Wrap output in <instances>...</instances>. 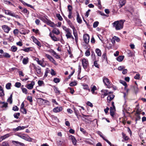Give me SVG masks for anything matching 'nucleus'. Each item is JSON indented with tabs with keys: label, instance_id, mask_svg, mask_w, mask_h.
Listing matches in <instances>:
<instances>
[{
	"label": "nucleus",
	"instance_id": "1",
	"mask_svg": "<svg viewBox=\"0 0 146 146\" xmlns=\"http://www.w3.org/2000/svg\"><path fill=\"white\" fill-rule=\"evenodd\" d=\"M125 20H120L114 22L112 25L116 30H119L122 29L123 27L124 23L125 21Z\"/></svg>",
	"mask_w": 146,
	"mask_h": 146
},
{
	"label": "nucleus",
	"instance_id": "2",
	"mask_svg": "<svg viewBox=\"0 0 146 146\" xmlns=\"http://www.w3.org/2000/svg\"><path fill=\"white\" fill-rule=\"evenodd\" d=\"M30 68L31 69V71H32V70H35V72L36 73L39 74L41 73V67L39 66H36L34 63H32L31 64Z\"/></svg>",
	"mask_w": 146,
	"mask_h": 146
},
{
	"label": "nucleus",
	"instance_id": "3",
	"mask_svg": "<svg viewBox=\"0 0 146 146\" xmlns=\"http://www.w3.org/2000/svg\"><path fill=\"white\" fill-rule=\"evenodd\" d=\"M103 82L105 85L107 86L108 88H111V82L107 78L104 77L103 78Z\"/></svg>",
	"mask_w": 146,
	"mask_h": 146
},
{
	"label": "nucleus",
	"instance_id": "4",
	"mask_svg": "<svg viewBox=\"0 0 146 146\" xmlns=\"http://www.w3.org/2000/svg\"><path fill=\"white\" fill-rule=\"evenodd\" d=\"M82 64L84 69H86L89 66L88 61L87 59L84 58L82 60Z\"/></svg>",
	"mask_w": 146,
	"mask_h": 146
},
{
	"label": "nucleus",
	"instance_id": "5",
	"mask_svg": "<svg viewBox=\"0 0 146 146\" xmlns=\"http://www.w3.org/2000/svg\"><path fill=\"white\" fill-rule=\"evenodd\" d=\"M65 31L66 33V36L67 39L70 38V37L72 36L71 31L69 28L66 29L65 30Z\"/></svg>",
	"mask_w": 146,
	"mask_h": 146
},
{
	"label": "nucleus",
	"instance_id": "6",
	"mask_svg": "<svg viewBox=\"0 0 146 146\" xmlns=\"http://www.w3.org/2000/svg\"><path fill=\"white\" fill-rule=\"evenodd\" d=\"M28 127V126H19L16 128H14L13 129V131H17L19 130H23L25 128H27Z\"/></svg>",
	"mask_w": 146,
	"mask_h": 146
},
{
	"label": "nucleus",
	"instance_id": "7",
	"mask_svg": "<svg viewBox=\"0 0 146 146\" xmlns=\"http://www.w3.org/2000/svg\"><path fill=\"white\" fill-rule=\"evenodd\" d=\"M31 38L33 39V41L34 43L36 44L40 47H41V44L40 42L34 36H31Z\"/></svg>",
	"mask_w": 146,
	"mask_h": 146
},
{
	"label": "nucleus",
	"instance_id": "8",
	"mask_svg": "<svg viewBox=\"0 0 146 146\" xmlns=\"http://www.w3.org/2000/svg\"><path fill=\"white\" fill-rule=\"evenodd\" d=\"M90 36L88 34L84 35L83 36V39L86 44H88L89 42Z\"/></svg>",
	"mask_w": 146,
	"mask_h": 146
},
{
	"label": "nucleus",
	"instance_id": "9",
	"mask_svg": "<svg viewBox=\"0 0 146 146\" xmlns=\"http://www.w3.org/2000/svg\"><path fill=\"white\" fill-rule=\"evenodd\" d=\"M35 84L34 81H32L30 84L26 85L25 87L29 90H31L33 88V86Z\"/></svg>",
	"mask_w": 146,
	"mask_h": 146
},
{
	"label": "nucleus",
	"instance_id": "10",
	"mask_svg": "<svg viewBox=\"0 0 146 146\" xmlns=\"http://www.w3.org/2000/svg\"><path fill=\"white\" fill-rule=\"evenodd\" d=\"M2 28L4 32L7 33H9L11 29V28L7 25H3L2 26Z\"/></svg>",
	"mask_w": 146,
	"mask_h": 146
},
{
	"label": "nucleus",
	"instance_id": "11",
	"mask_svg": "<svg viewBox=\"0 0 146 146\" xmlns=\"http://www.w3.org/2000/svg\"><path fill=\"white\" fill-rule=\"evenodd\" d=\"M12 143L16 146H26L25 144L18 141H13Z\"/></svg>",
	"mask_w": 146,
	"mask_h": 146
},
{
	"label": "nucleus",
	"instance_id": "12",
	"mask_svg": "<svg viewBox=\"0 0 146 146\" xmlns=\"http://www.w3.org/2000/svg\"><path fill=\"white\" fill-rule=\"evenodd\" d=\"M69 138L70 139H71L73 144L74 145H76L77 143V140L75 137L73 135H71L69 136Z\"/></svg>",
	"mask_w": 146,
	"mask_h": 146
},
{
	"label": "nucleus",
	"instance_id": "13",
	"mask_svg": "<svg viewBox=\"0 0 146 146\" xmlns=\"http://www.w3.org/2000/svg\"><path fill=\"white\" fill-rule=\"evenodd\" d=\"M49 35L53 40L55 41L59 40V39L56 37L54 35L52 34L51 32L50 33Z\"/></svg>",
	"mask_w": 146,
	"mask_h": 146
},
{
	"label": "nucleus",
	"instance_id": "14",
	"mask_svg": "<svg viewBox=\"0 0 146 146\" xmlns=\"http://www.w3.org/2000/svg\"><path fill=\"white\" fill-rule=\"evenodd\" d=\"M62 110V107H57L54 108L53 111L54 113H57L61 111Z\"/></svg>",
	"mask_w": 146,
	"mask_h": 146
},
{
	"label": "nucleus",
	"instance_id": "15",
	"mask_svg": "<svg viewBox=\"0 0 146 146\" xmlns=\"http://www.w3.org/2000/svg\"><path fill=\"white\" fill-rule=\"evenodd\" d=\"M11 57V55L7 52H5L3 55H0V58L4 57L7 58H9Z\"/></svg>",
	"mask_w": 146,
	"mask_h": 146
},
{
	"label": "nucleus",
	"instance_id": "16",
	"mask_svg": "<svg viewBox=\"0 0 146 146\" xmlns=\"http://www.w3.org/2000/svg\"><path fill=\"white\" fill-rule=\"evenodd\" d=\"M23 134L25 135H23V137L22 138L23 139L29 142H31L32 141V140H33L32 138H31L28 135H26L25 134Z\"/></svg>",
	"mask_w": 146,
	"mask_h": 146
},
{
	"label": "nucleus",
	"instance_id": "17",
	"mask_svg": "<svg viewBox=\"0 0 146 146\" xmlns=\"http://www.w3.org/2000/svg\"><path fill=\"white\" fill-rule=\"evenodd\" d=\"M115 97V95L113 94H111L108 96L107 97V101L108 103H110L111 101L113 100Z\"/></svg>",
	"mask_w": 146,
	"mask_h": 146
},
{
	"label": "nucleus",
	"instance_id": "18",
	"mask_svg": "<svg viewBox=\"0 0 146 146\" xmlns=\"http://www.w3.org/2000/svg\"><path fill=\"white\" fill-rule=\"evenodd\" d=\"M74 113L78 119H79L80 117H82L81 115L80 114L79 111L77 110L76 108H74Z\"/></svg>",
	"mask_w": 146,
	"mask_h": 146
},
{
	"label": "nucleus",
	"instance_id": "19",
	"mask_svg": "<svg viewBox=\"0 0 146 146\" xmlns=\"http://www.w3.org/2000/svg\"><path fill=\"white\" fill-rule=\"evenodd\" d=\"M126 0H119V8L121 7L124 5L126 3Z\"/></svg>",
	"mask_w": 146,
	"mask_h": 146
},
{
	"label": "nucleus",
	"instance_id": "20",
	"mask_svg": "<svg viewBox=\"0 0 146 146\" xmlns=\"http://www.w3.org/2000/svg\"><path fill=\"white\" fill-rule=\"evenodd\" d=\"M77 21L79 23L81 24L82 22V20L80 17L79 13L78 12H77Z\"/></svg>",
	"mask_w": 146,
	"mask_h": 146
},
{
	"label": "nucleus",
	"instance_id": "21",
	"mask_svg": "<svg viewBox=\"0 0 146 146\" xmlns=\"http://www.w3.org/2000/svg\"><path fill=\"white\" fill-rule=\"evenodd\" d=\"M57 143L58 146H65L66 144L65 141L63 140L58 141Z\"/></svg>",
	"mask_w": 146,
	"mask_h": 146
},
{
	"label": "nucleus",
	"instance_id": "22",
	"mask_svg": "<svg viewBox=\"0 0 146 146\" xmlns=\"http://www.w3.org/2000/svg\"><path fill=\"white\" fill-rule=\"evenodd\" d=\"M52 34H55L57 35H58L60 33V31L58 29L56 28H54L52 31Z\"/></svg>",
	"mask_w": 146,
	"mask_h": 146
},
{
	"label": "nucleus",
	"instance_id": "23",
	"mask_svg": "<svg viewBox=\"0 0 146 146\" xmlns=\"http://www.w3.org/2000/svg\"><path fill=\"white\" fill-rule=\"evenodd\" d=\"M72 28L73 29V34L75 38L78 37L76 30L74 27H72Z\"/></svg>",
	"mask_w": 146,
	"mask_h": 146
},
{
	"label": "nucleus",
	"instance_id": "24",
	"mask_svg": "<svg viewBox=\"0 0 146 146\" xmlns=\"http://www.w3.org/2000/svg\"><path fill=\"white\" fill-rule=\"evenodd\" d=\"M9 135L8 134H6L3 136H1L0 137V142L1 141L4 139H5L9 137Z\"/></svg>",
	"mask_w": 146,
	"mask_h": 146
},
{
	"label": "nucleus",
	"instance_id": "25",
	"mask_svg": "<svg viewBox=\"0 0 146 146\" xmlns=\"http://www.w3.org/2000/svg\"><path fill=\"white\" fill-rule=\"evenodd\" d=\"M31 47H28V48H25L24 49H21V50L23 51L26 52H29L30 51H33V50L31 49Z\"/></svg>",
	"mask_w": 146,
	"mask_h": 146
},
{
	"label": "nucleus",
	"instance_id": "26",
	"mask_svg": "<svg viewBox=\"0 0 146 146\" xmlns=\"http://www.w3.org/2000/svg\"><path fill=\"white\" fill-rule=\"evenodd\" d=\"M122 138L125 141H128L129 139V137L126 135L123 132L122 133Z\"/></svg>",
	"mask_w": 146,
	"mask_h": 146
},
{
	"label": "nucleus",
	"instance_id": "27",
	"mask_svg": "<svg viewBox=\"0 0 146 146\" xmlns=\"http://www.w3.org/2000/svg\"><path fill=\"white\" fill-rule=\"evenodd\" d=\"M91 92L93 94H94L95 93V91L97 90V88L95 86H91Z\"/></svg>",
	"mask_w": 146,
	"mask_h": 146
},
{
	"label": "nucleus",
	"instance_id": "28",
	"mask_svg": "<svg viewBox=\"0 0 146 146\" xmlns=\"http://www.w3.org/2000/svg\"><path fill=\"white\" fill-rule=\"evenodd\" d=\"M0 104H3V105L1 106V108H5L8 107V104L7 102L5 103V102H2L0 101Z\"/></svg>",
	"mask_w": 146,
	"mask_h": 146
},
{
	"label": "nucleus",
	"instance_id": "29",
	"mask_svg": "<svg viewBox=\"0 0 146 146\" xmlns=\"http://www.w3.org/2000/svg\"><path fill=\"white\" fill-rule=\"evenodd\" d=\"M29 58L27 57L25 58L23 60V63L24 65L27 64L29 62Z\"/></svg>",
	"mask_w": 146,
	"mask_h": 146
},
{
	"label": "nucleus",
	"instance_id": "30",
	"mask_svg": "<svg viewBox=\"0 0 146 146\" xmlns=\"http://www.w3.org/2000/svg\"><path fill=\"white\" fill-rule=\"evenodd\" d=\"M54 89L55 93L57 94L58 95L60 94V92L59 90L58 87L56 86H54Z\"/></svg>",
	"mask_w": 146,
	"mask_h": 146
},
{
	"label": "nucleus",
	"instance_id": "31",
	"mask_svg": "<svg viewBox=\"0 0 146 146\" xmlns=\"http://www.w3.org/2000/svg\"><path fill=\"white\" fill-rule=\"evenodd\" d=\"M51 52L55 56V57L57 59H60V55H58L53 50H51Z\"/></svg>",
	"mask_w": 146,
	"mask_h": 146
},
{
	"label": "nucleus",
	"instance_id": "32",
	"mask_svg": "<svg viewBox=\"0 0 146 146\" xmlns=\"http://www.w3.org/2000/svg\"><path fill=\"white\" fill-rule=\"evenodd\" d=\"M100 136L106 142L110 145V146H114V145L112 144L110 141H109L108 139H105L103 136L100 135Z\"/></svg>",
	"mask_w": 146,
	"mask_h": 146
},
{
	"label": "nucleus",
	"instance_id": "33",
	"mask_svg": "<svg viewBox=\"0 0 146 146\" xmlns=\"http://www.w3.org/2000/svg\"><path fill=\"white\" fill-rule=\"evenodd\" d=\"M96 53L98 56H101L102 55V52L101 50L98 48H96L95 50Z\"/></svg>",
	"mask_w": 146,
	"mask_h": 146
},
{
	"label": "nucleus",
	"instance_id": "34",
	"mask_svg": "<svg viewBox=\"0 0 146 146\" xmlns=\"http://www.w3.org/2000/svg\"><path fill=\"white\" fill-rule=\"evenodd\" d=\"M114 110H113V108L112 107H111L110 108V115L112 117H114Z\"/></svg>",
	"mask_w": 146,
	"mask_h": 146
},
{
	"label": "nucleus",
	"instance_id": "35",
	"mask_svg": "<svg viewBox=\"0 0 146 146\" xmlns=\"http://www.w3.org/2000/svg\"><path fill=\"white\" fill-rule=\"evenodd\" d=\"M80 131L85 135H88V133L84 128L80 127Z\"/></svg>",
	"mask_w": 146,
	"mask_h": 146
},
{
	"label": "nucleus",
	"instance_id": "36",
	"mask_svg": "<svg viewBox=\"0 0 146 146\" xmlns=\"http://www.w3.org/2000/svg\"><path fill=\"white\" fill-rule=\"evenodd\" d=\"M124 57V56H120L117 58V60L119 62L122 61Z\"/></svg>",
	"mask_w": 146,
	"mask_h": 146
},
{
	"label": "nucleus",
	"instance_id": "37",
	"mask_svg": "<svg viewBox=\"0 0 146 146\" xmlns=\"http://www.w3.org/2000/svg\"><path fill=\"white\" fill-rule=\"evenodd\" d=\"M101 92L102 93V94H104V96H106L108 95L107 93L108 92V90L103 89L102 90Z\"/></svg>",
	"mask_w": 146,
	"mask_h": 146
},
{
	"label": "nucleus",
	"instance_id": "38",
	"mask_svg": "<svg viewBox=\"0 0 146 146\" xmlns=\"http://www.w3.org/2000/svg\"><path fill=\"white\" fill-rule=\"evenodd\" d=\"M12 97L13 95L12 94H11L9 97L7 101L9 102V103L11 104L12 103L13 100H12Z\"/></svg>",
	"mask_w": 146,
	"mask_h": 146
},
{
	"label": "nucleus",
	"instance_id": "39",
	"mask_svg": "<svg viewBox=\"0 0 146 146\" xmlns=\"http://www.w3.org/2000/svg\"><path fill=\"white\" fill-rule=\"evenodd\" d=\"M29 32V31L28 30H25L24 31L23 30L22 32H20V33L21 34L25 35L26 34H28Z\"/></svg>",
	"mask_w": 146,
	"mask_h": 146
},
{
	"label": "nucleus",
	"instance_id": "40",
	"mask_svg": "<svg viewBox=\"0 0 146 146\" xmlns=\"http://www.w3.org/2000/svg\"><path fill=\"white\" fill-rule=\"evenodd\" d=\"M99 59H98L97 60L95 61L94 62V65L97 68H99L100 65L99 64H98L97 62L98 61Z\"/></svg>",
	"mask_w": 146,
	"mask_h": 146
},
{
	"label": "nucleus",
	"instance_id": "41",
	"mask_svg": "<svg viewBox=\"0 0 146 146\" xmlns=\"http://www.w3.org/2000/svg\"><path fill=\"white\" fill-rule=\"evenodd\" d=\"M102 59L103 60H106V61H107V57L106 55V53L104 52L102 56Z\"/></svg>",
	"mask_w": 146,
	"mask_h": 146
},
{
	"label": "nucleus",
	"instance_id": "42",
	"mask_svg": "<svg viewBox=\"0 0 146 146\" xmlns=\"http://www.w3.org/2000/svg\"><path fill=\"white\" fill-rule=\"evenodd\" d=\"M66 21L68 23V24L69 25L71 28H72V27H74L72 23L69 19H68V20H67Z\"/></svg>",
	"mask_w": 146,
	"mask_h": 146
},
{
	"label": "nucleus",
	"instance_id": "43",
	"mask_svg": "<svg viewBox=\"0 0 146 146\" xmlns=\"http://www.w3.org/2000/svg\"><path fill=\"white\" fill-rule=\"evenodd\" d=\"M17 49V48L15 46H13L11 48V50L13 52H16Z\"/></svg>",
	"mask_w": 146,
	"mask_h": 146
},
{
	"label": "nucleus",
	"instance_id": "44",
	"mask_svg": "<svg viewBox=\"0 0 146 146\" xmlns=\"http://www.w3.org/2000/svg\"><path fill=\"white\" fill-rule=\"evenodd\" d=\"M21 12L27 15H28L29 13V11L26 8L23 9L22 10H21Z\"/></svg>",
	"mask_w": 146,
	"mask_h": 146
},
{
	"label": "nucleus",
	"instance_id": "45",
	"mask_svg": "<svg viewBox=\"0 0 146 146\" xmlns=\"http://www.w3.org/2000/svg\"><path fill=\"white\" fill-rule=\"evenodd\" d=\"M20 114L19 113H15L13 115L14 117L17 119H18L19 118V117L20 116Z\"/></svg>",
	"mask_w": 146,
	"mask_h": 146
},
{
	"label": "nucleus",
	"instance_id": "46",
	"mask_svg": "<svg viewBox=\"0 0 146 146\" xmlns=\"http://www.w3.org/2000/svg\"><path fill=\"white\" fill-rule=\"evenodd\" d=\"M56 16L58 20H59L60 21H62V20L63 19L60 14H56Z\"/></svg>",
	"mask_w": 146,
	"mask_h": 146
},
{
	"label": "nucleus",
	"instance_id": "47",
	"mask_svg": "<svg viewBox=\"0 0 146 146\" xmlns=\"http://www.w3.org/2000/svg\"><path fill=\"white\" fill-rule=\"evenodd\" d=\"M2 146H10L8 143L7 141L3 142L2 143Z\"/></svg>",
	"mask_w": 146,
	"mask_h": 146
},
{
	"label": "nucleus",
	"instance_id": "48",
	"mask_svg": "<svg viewBox=\"0 0 146 146\" xmlns=\"http://www.w3.org/2000/svg\"><path fill=\"white\" fill-rule=\"evenodd\" d=\"M45 56L50 61H51L53 59V58L50 55L47 54H46Z\"/></svg>",
	"mask_w": 146,
	"mask_h": 146
},
{
	"label": "nucleus",
	"instance_id": "49",
	"mask_svg": "<svg viewBox=\"0 0 146 146\" xmlns=\"http://www.w3.org/2000/svg\"><path fill=\"white\" fill-rule=\"evenodd\" d=\"M83 88L86 90H88L89 92L90 91V89L87 85H83Z\"/></svg>",
	"mask_w": 146,
	"mask_h": 146
},
{
	"label": "nucleus",
	"instance_id": "50",
	"mask_svg": "<svg viewBox=\"0 0 146 146\" xmlns=\"http://www.w3.org/2000/svg\"><path fill=\"white\" fill-rule=\"evenodd\" d=\"M11 84L10 83H7L6 85V88L7 90H9L11 89Z\"/></svg>",
	"mask_w": 146,
	"mask_h": 146
},
{
	"label": "nucleus",
	"instance_id": "51",
	"mask_svg": "<svg viewBox=\"0 0 146 146\" xmlns=\"http://www.w3.org/2000/svg\"><path fill=\"white\" fill-rule=\"evenodd\" d=\"M3 2L4 3L7 4V5H13L12 4V3L10 2L9 1H7V0H4L3 1Z\"/></svg>",
	"mask_w": 146,
	"mask_h": 146
},
{
	"label": "nucleus",
	"instance_id": "52",
	"mask_svg": "<svg viewBox=\"0 0 146 146\" xmlns=\"http://www.w3.org/2000/svg\"><path fill=\"white\" fill-rule=\"evenodd\" d=\"M120 82L123 85L125 86V88L127 87V84L125 81L122 80H120Z\"/></svg>",
	"mask_w": 146,
	"mask_h": 146
},
{
	"label": "nucleus",
	"instance_id": "53",
	"mask_svg": "<svg viewBox=\"0 0 146 146\" xmlns=\"http://www.w3.org/2000/svg\"><path fill=\"white\" fill-rule=\"evenodd\" d=\"M72 6L70 5L68 6V11L69 13L72 12Z\"/></svg>",
	"mask_w": 146,
	"mask_h": 146
},
{
	"label": "nucleus",
	"instance_id": "54",
	"mask_svg": "<svg viewBox=\"0 0 146 146\" xmlns=\"http://www.w3.org/2000/svg\"><path fill=\"white\" fill-rule=\"evenodd\" d=\"M38 83L39 86H42L43 84L44 85V82L42 80H39L38 82Z\"/></svg>",
	"mask_w": 146,
	"mask_h": 146
},
{
	"label": "nucleus",
	"instance_id": "55",
	"mask_svg": "<svg viewBox=\"0 0 146 146\" xmlns=\"http://www.w3.org/2000/svg\"><path fill=\"white\" fill-rule=\"evenodd\" d=\"M19 32V30L17 29H15L13 31V33L15 35H18Z\"/></svg>",
	"mask_w": 146,
	"mask_h": 146
},
{
	"label": "nucleus",
	"instance_id": "56",
	"mask_svg": "<svg viewBox=\"0 0 146 146\" xmlns=\"http://www.w3.org/2000/svg\"><path fill=\"white\" fill-rule=\"evenodd\" d=\"M21 86V84L19 82H17L15 83V86L17 88L20 87Z\"/></svg>",
	"mask_w": 146,
	"mask_h": 146
},
{
	"label": "nucleus",
	"instance_id": "57",
	"mask_svg": "<svg viewBox=\"0 0 146 146\" xmlns=\"http://www.w3.org/2000/svg\"><path fill=\"white\" fill-rule=\"evenodd\" d=\"M99 23L98 21H96L95 22L93 25V27L94 28H95L98 25Z\"/></svg>",
	"mask_w": 146,
	"mask_h": 146
},
{
	"label": "nucleus",
	"instance_id": "58",
	"mask_svg": "<svg viewBox=\"0 0 146 146\" xmlns=\"http://www.w3.org/2000/svg\"><path fill=\"white\" fill-rule=\"evenodd\" d=\"M60 79L57 78H54L53 80V81L56 83H59L60 82Z\"/></svg>",
	"mask_w": 146,
	"mask_h": 146
},
{
	"label": "nucleus",
	"instance_id": "59",
	"mask_svg": "<svg viewBox=\"0 0 146 146\" xmlns=\"http://www.w3.org/2000/svg\"><path fill=\"white\" fill-rule=\"evenodd\" d=\"M77 84V83L75 82H71L69 84V85L71 86H73L76 85Z\"/></svg>",
	"mask_w": 146,
	"mask_h": 146
},
{
	"label": "nucleus",
	"instance_id": "60",
	"mask_svg": "<svg viewBox=\"0 0 146 146\" xmlns=\"http://www.w3.org/2000/svg\"><path fill=\"white\" fill-rule=\"evenodd\" d=\"M47 19V22L46 23V24L47 25L50 26V24H53V22H52L51 21H50V20H48V19Z\"/></svg>",
	"mask_w": 146,
	"mask_h": 146
},
{
	"label": "nucleus",
	"instance_id": "61",
	"mask_svg": "<svg viewBox=\"0 0 146 146\" xmlns=\"http://www.w3.org/2000/svg\"><path fill=\"white\" fill-rule=\"evenodd\" d=\"M72 12H69V14H68V18L69 19H71L72 18H73V20H75V19L73 17L72 15Z\"/></svg>",
	"mask_w": 146,
	"mask_h": 146
},
{
	"label": "nucleus",
	"instance_id": "62",
	"mask_svg": "<svg viewBox=\"0 0 146 146\" xmlns=\"http://www.w3.org/2000/svg\"><path fill=\"white\" fill-rule=\"evenodd\" d=\"M21 111L23 114H26L27 113V110L25 108L21 109Z\"/></svg>",
	"mask_w": 146,
	"mask_h": 146
},
{
	"label": "nucleus",
	"instance_id": "63",
	"mask_svg": "<svg viewBox=\"0 0 146 146\" xmlns=\"http://www.w3.org/2000/svg\"><path fill=\"white\" fill-rule=\"evenodd\" d=\"M50 74H51V75L53 76H55L56 74L55 72L53 69H51Z\"/></svg>",
	"mask_w": 146,
	"mask_h": 146
},
{
	"label": "nucleus",
	"instance_id": "64",
	"mask_svg": "<svg viewBox=\"0 0 146 146\" xmlns=\"http://www.w3.org/2000/svg\"><path fill=\"white\" fill-rule=\"evenodd\" d=\"M134 78L135 79L139 80L140 79V74H137L134 76Z\"/></svg>",
	"mask_w": 146,
	"mask_h": 146
}]
</instances>
